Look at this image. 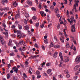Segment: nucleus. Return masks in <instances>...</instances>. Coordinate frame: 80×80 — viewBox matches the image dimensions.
I'll return each mask as SVG.
<instances>
[{
    "mask_svg": "<svg viewBox=\"0 0 80 80\" xmlns=\"http://www.w3.org/2000/svg\"><path fill=\"white\" fill-rule=\"evenodd\" d=\"M75 61H76V63L77 64L80 62V57H79V56H78V57H76L75 59Z\"/></svg>",
    "mask_w": 80,
    "mask_h": 80,
    "instance_id": "obj_1",
    "label": "nucleus"
},
{
    "mask_svg": "<svg viewBox=\"0 0 80 80\" xmlns=\"http://www.w3.org/2000/svg\"><path fill=\"white\" fill-rule=\"evenodd\" d=\"M75 25H73L72 26H71V30L72 32H75ZM74 30V31L73 30Z\"/></svg>",
    "mask_w": 80,
    "mask_h": 80,
    "instance_id": "obj_2",
    "label": "nucleus"
},
{
    "mask_svg": "<svg viewBox=\"0 0 80 80\" xmlns=\"http://www.w3.org/2000/svg\"><path fill=\"white\" fill-rule=\"evenodd\" d=\"M0 42L1 43L2 45L4 44V42H3V38L2 36H0Z\"/></svg>",
    "mask_w": 80,
    "mask_h": 80,
    "instance_id": "obj_3",
    "label": "nucleus"
},
{
    "mask_svg": "<svg viewBox=\"0 0 80 80\" xmlns=\"http://www.w3.org/2000/svg\"><path fill=\"white\" fill-rule=\"evenodd\" d=\"M29 28H30V27L28 25H26L24 27V30H29Z\"/></svg>",
    "mask_w": 80,
    "mask_h": 80,
    "instance_id": "obj_4",
    "label": "nucleus"
},
{
    "mask_svg": "<svg viewBox=\"0 0 80 80\" xmlns=\"http://www.w3.org/2000/svg\"><path fill=\"white\" fill-rule=\"evenodd\" d=\"M20 12H18V14H16L15 18L16 19L17 18H20Z\"/></svg>",
    "mask_w": 80,
    "mask_h": 80,
    "instance_id": "obj_5",
    "label": "nucleus"
},
{
    "mask_svg": "<svg viewBox=\"0 0 80 80\" xmlns=\"http://www.w3.org/2000/svg\"><path fill=\"white\" fill-rule=\"evenodd\" d=\"M20 12H18V14H16L15 18L16 19L17 18H20Z\"/></svg>",
    "mask_w": 80,
    "mask_h": 80,
    "instance_id": "obj_6",
    "label": "nucleus"
},
{
    "mask_svg": "<svg viewBox=\"0 0 80 80\" xmlns=\"http://www.w3.org/2000/svg\"><path fill=\"white\" fill-rule=\"evenodd\" d=\"M57 54H58V52H54L53 54V57L55 58H56V57H57Z\"/></svg>",
    "mask_w": 80,
    "mask_h": 80,
    "instance_id": "obj_7",
    "label": "nucleus"
},
{
    "mask_svg": "<svg viewBox=\"0 0 80 80\" xmlns=\"http://www.w3.org/2000/svg\"><path fill=\"white\" fill-rule=\"evenodd\" d=\"M2 3L3 4L5 2L7 3H8V0H2Z\"/></svg>",
    "mask_w": 80,
    "mask_h": 80,
    "instance_id": "obj_8",
    "label": "nucleus"
},
{
    "mask_svg": "<svg viewBox=\"0 0 80 80\" xmlns=\"http://www.w3.org/2000/svg\"><path fill=\"white\" fill-rule=\"evenodd\" d=\"M27 3L29 5H30V6H31L32 5V2L30 1H27Z\"/></svg>",
    "mask_w": 80,
    "mask_h": 80,
    "instance_id": "obj_9",
    "label": "nucleus"
},
{
    "mask_svg": "<svg viewBox=\"0 0 80 80\" xmlns=\"http://www.w3.org/2000/svg\"><path fill=\"white\" fill-rule=\"evenodd\" d=\"M66 48H69L70 46H69V43L68 42H67L66 44Z\"/></svg>",
    "mask_w": 80,
    "mask_h": 80,
    "instance_id": "obj_10",
    "label": "nucleus"
},
{
    "mask_svg": "<svg viewBox=\"0 0 80 80\" xmlns=\"http://www.w3.org/2000/svg\"><path fill=\"white\" fill-rule=\"evenodd\" d=\"M54 47L55 48H60V45H55L54 46Z\"/></svg>",
    "mask_w": 80,
    "mask_h": 80,
    "instance_id": "obj_11",
    "label": "nucleus"
},
{
    "mask_svg": "<svg viewBox=\"0 0 80 80\" xmlns=\"http://www.w3.org/2000/svg\"><path fill=\"white\" fill-rule=\"evenodd\" d=\"M53 47V43L52 42L49 46V48H50L51 47Z\"/></svg>",
    "mask_w": 80,
    "mask_h": 80,
    "instance_id": "obj_12",
    "label": "nucleus"
},
{
    "mask_svg": "<svg viewBox=\"0 0 80 80\" xmlns=\"http://www.w3.org/2000/svg\"><path fill=\"white\" fill-rule=\"evenodd\" d=\"M75 2H76L75 4H74V5H77V6H78V3L79 2V1L78 0H75Z\"/></svg>",
    "mask_w": 80,
    "mask_h": 80,
    "instance_id": "obj_13",
    "label": "nucleus"
},
{
    "mask_svg": "<svg viewBox=\"0 0 80 80\" xmlns=\"http://www.w3.org/2000/svg\"><path fill=\"white\" fill-rule=\"evenodd\" d=\"M12 42V40H11V39L9 40V41L8 43V46L9 47H10V46H11V45H12L11 44Z\"/></svg>",
    "mask_w": 80,
    "mask_h": 80,
    "instance_id": "obj_14",
    "label": "nucleus"
},
{
    "mask_svg": "<svg viewBox=\"0 0 80 80\" xmlns=\"http://www.w3.org/2000/svg\"><path fill=\"white\" fill-rule=\"evenodd\" d=\"M55 13H58L59 12V10H58V8H56L55 9Z\"/></svg>",
    "mask_w": 80,
    "mask_h": 80,
    "instance_id": "obj_15",
    "label": "nucleus"
},
{
    "mask_svg": "<svg viewBox=\"0 0 80 80\" xmlns=\"http://www.w3.org/2000/svg\"><path fill=\"white\" fill-rule=\"evenodd\" d=\"M25 16L27 18H28V17H29V15H28V14L27 13H25Z\"/></svg>",
    "mask_w": 80,
    "mask_h": 80,
    "instance_id": "obj_16",
    "label": "nucleus"
},
{
    "mask_svg": "<svg viewBox=\"0 0 80 80\" xmlns=\"http://www.w3.org/2000/svg\"><path fill=\"white\" fill-rule=\"evenodd\" d=\"M47 72L48 74H50V73H51V72H52V70L49 69L48 70H47Z\"/></svg>",
    "mask_w": 80,
    "mask_h": 80,
    "instance_id": "obj_17",
    "label": "nucleus"
},
{
    "mask_svg": "<svg viewBox=\"0 0 80 80\" xmlns=\"http://www.w3.org/2000/svg\"><path fill=\"white\" fill-rule=\"evenodd\" d=\"M70 19H71V22H73V20H74V17L72 16L71 17V18H70Z\"/></svg>",
    "mask_w": 80,
    "mask_h": 80,
    "instance_id": "obj_18",
    "label": "nucleus"
},
{
    "mask_svg": "<svg viewBox=\"0 0 80 80\" xmlns=\"http://www.w3.org/2000/svg\"><path fill=\"white\" fill-rule=\"evenodd\" d=\"M60 39L61 42L62 43L64 42V40H63V38H60Z\"/></svg>",
    "mask_w": 80,
    "mask_h": 80,
    "instance_id": "obj_19",
    "label": "nucleus"
},
{
    "mask_svg": "<svg viewBox=\"0 0 80 80\" xmlns=\"http://www.w3.org/2000/svg\"><path fill=\"white\" fill-rule=\"evenodd\" d=\"M24 23H25V25H27V19H24L23 20Z\"/></svg>",
    "mask_w": 80,
    "mask_h": 80,
    "instance_id": "obj_20",
    "label": "nucleus"
},
{
    "mask_svg": "<svg viewBox=\"0 0 80 80\" xmlns=\"http://www.w3.org/2000/svg\"><path fill=\"white\" fill-rule=\"evenodd\" d=\"M18 68H16L15 69V70H14L13 71V72H16V73H18Z\"/></svg>",
    "mask_w": 80,
    "mask_h": 80,
    "instance_id": "obj_21",
    "label": "nucleus"
},
{
    "mask_svg": "<svg viewBox=\"0 0 80 80\" xmlns=\"http://www.w3.org/2000/svg\"><path fill=\"white\" fill-rule=\"evenodd\" d=\"M50 8L51 10L53 11V9H54V6H51L50 7Z\"/></svg>",
    "mask_w": 80,
    "mask_h": 80,
    "instance_id": "obj_22",
    "label": "nucleus"
},
{
    "mask_svg": "<svg viewBox=\"0 0 80 80\" xmlns=\"http://www.w3.org/2000/svg\"><path fill=\"white\" fill-rule=\"evenodd\" d=\"M68 61H69V59H68V58H67L65 60H64V62L66 63V62H68Z\"/></svg>",
    "mask_w": 80,
    "mask_h": 80,
    "instance_id": "obj_23",
    "label": "nucleus"
},
{
    "mask_svg": "<svg viewBox=\"0 0 80 80\" xmlns=\"http://www.w3.org/2000/svg\"><path fill=\"white\" fill-rule=\"evenodd\" d=\"M65 73L66 74H68V71L67 69H65Z\"/></svg>",
    "mask_w": 80,
    "mask_h": 80,
    "instance_id": "obj_24",
    "label": "nucleus"
},
{
    "mask_svg": "<svg viewBox=\"0 0 80 80\" xmlns=\"http://www.w3.org/2000/svg\"><path fill=\"white\" fill-rule=\"evenodd\" d=\"M13 5L15 7H16V6L17 5V3L16 1L13 3Z\"/></svg>",
    "mask_w": 80,
    "mask_h": 80,
    "instance_id": "obj_25",
    "label": "nucleus"
},
{
    "mask_svg": "<svg viewBox=\"0 0 80 80\" xmlns=\"http://www.w3.org/2000/svg\"><path fill=\"white\" fill-rule=\"evenodd\" d=\"M25 49H23L22 48H19V50L20 51H25Z\"/></svg>",
    "mask_w": 80,
    "mask_h": 80,
    "instance_id": "obj_26",
    "label": "nucleus"
},
{
    "mask_svg": "<svg viewBox=\"0 0 80 80\" xmlns=\"http://www.w3.org/2000/svg\"><path fill=\"white\" fill-rule=\"evenodd\" d=\"M40 13L42 17H43V14H44V12L43 11H41L40 12Z\"/></svg>",
    "mask_w": 80,
    "mask_h": 80,
    "instance_id": "obj_27",
    "label": "nucleus"
},
{
    "mask_svg": "<svg viewBox=\"0 0 80 80\" xmlns=\"http://www.w3.org/2000/svg\"><path fill=\"white\" fill-rule=\"evenodd\" d=\"M79 67H80V65H78L76 66V67H75L74 68H75V69L77 70V68H79Z\"/></svg>",
    "mask_w": 80,
    "mask_h": 80,
    "instance_id": "obj_28",
    "label": "nucleus"
},
{
    "mask_svg": "<svg viewBox=\"0 0 80 80\" xmlns=\"http://www.w3.org/2000/svg\"><path fill=\"white\" fill-rule=\"evenodd\" d=\"M20 32H19L18 33V37H19V38H21V36H22L21 35H20Z\"/></svg>",
    "mask_w": 80,
    "mask_h": 80,
    "instance_id": "obj_29",
    "label": "nucleus"
},
{
    "mask_svg": "<svg viewBox=\"0 0 80 80\" xmlns=\"http://www.w3.org/2000/svg\"><path fill=\"white\" fill-rule=\"evenodd\" d=\"M31 9L32 10H34V11H36V10H37V9H36V8L33 7Z\"/></svg>",
    "mask_w": 80,
    "mask_h": 80,
    "instance_id": "obj_30",
    "label": "nucleus"
},
{
    "mask_svg": "<svg viewBox=\"0 0 80 80\" xmlns=\"http://www.w3.org/2000/svg\"><path fill=\"white\" fill-rule=\"evenodd\" d=\"M76 8H77V6H76V5L75 4H74V7L73 8V9L76 10Z\"/></svg>",
    "mask_w": 80,
    "mask_h": 80,
    "instance_id": "obj_31",
    "label": "nucleus"
},
{
    "mask_svg": "<svg viewBox=\"0 0 80 80\" xmlns=\"http://www.w3.org/2000/svg\"><path fill=\"white\" fill-rule=\"evenodd\" d=\"M44 25H45L43 23L42 25H40V27L41 28H43V27H44Z\"/></svg>",
    "mask_w": 80,
    "mask_h": 80,
    "instance_id": "obj_32",
    "label": "nucleus"
},
{
    "mask_svg": "<svg viewBox=\"0 0 80 80\" xmlns=\"http://www.w3.org/2000/svg\"><path fill=\"white\" fill-rule=\"evenodd\" d=\"M47 19L48 22H49L50 21V17H49V16L48 15L47 16Z\"/></svg>",
    "mask_w": 80,
    "mask_h": 80,
    "instance_id": "obj_33",
    "label": "nucleus"
},
{
    "mask_svg": "<svg viewBox=\"0 0 80 80\" xmlns=\"http://www.w3.org/2000/svg\"><path fill=\"white\" fill-rule=\"evenodd\" d=\"M80 73V68L79 69V70L78 71V72H77L76 73H75V75H78V73Z\"/></svg>",
    "mask_w": 80,
    "mask_h": 80,
    "instance_id": "obj_34",
    "label": "nucleus"
},
{
    "mask_svg": "<svg viewBox=\"0 0 80 80\" xmlns=\"http://www.w3.org/2000/svg\"><path fill=\"white\" fill-rule=\"evenodd\" d=\"M22 25H18V28L19 29V30H21V29H22Z\"/></svg>",
    "mask_w": 80,
    "mask_h": 80,
    "instance_id": "obj_35",
    "label": "nucleus"
},
{
    "mask_svg": "<svg viewBox=\"0 0 80 80\" xmlns=\"http://www.w3.org/2000/svg\"><path fill=\"white\" fill-rule=\"evenodd\" d=\"M23 77H25V78H27V74H25V73H24L23 74Z\"/></svg>",
    "mask_w": 80,
    "mask_h": 80,
    "instance_id": "obj_36",
    "label": "nucleus"
},
{
    "mask_svg": "<svg viewBox=\"0 0 80 80\" xmlns=\"http://www.w3.org/2000/svg\"><path fill=\"white\" fill-rule=\"evenodd\" d=\"M67 20L68 21V22L70 23V24H71V23H72V22H71V21H70V20L69 18H68Z\"/></svg>",
    "mask_w": 80,
    "mask_h": 80,
    "instance_id": "obj_37",
    "label": "nucleus"
},
{
    "mask_svg": "<svg viewBox=\"0 0 80 80\" xmlns=\"http://www.w3.org/2000/svg\"><path fill=\"white\" fill-rule=\"evenodd\" d=\"M44 43H48V40L47 39H45L44 40Z\"/></svg>",
    "mask_w": 80,
    "mask_h": 80,
    "instance_id": "obj_38",
    "label": "nucleus"
},
{
    "mask_svg": "<svg viewBox=\"0 0 80 80\" xmlns=\"http://www.w3.org/2000/svg\"><path fill=\"white\" fill-rule=\"evenodd\" d=\"M7 78H8V79H9V78H10V74H8L7 75Z\"/></svg>",
    "mask_w": 80,
    "mask_h": 80,
    "instance_id": "obj_39",
    "label": "nucleus"
},
{
    "mask_svg": "<svg viewBox=\"0 0 80 80\" xmlns=\"http://www.w3.org/2000/svg\"><path fill=\"white\" fill-rule=\"evenodd\" d=\"M36 74H37V75H40V72H39V71H37L36 72Z\"/></svg>",
    "mask_w": 80,
    "mask_h": 80,
    "instance_id": "obj_40",
    "label": "nucleus"
},
{
    "mask_svg": "<svg viewBox=\"0 0 80 80\" xmlns=\"http://www.w3.org/2000/svg\"><path fill=\"white\" fill-rule=\"evenodd\" d=\"M42 50H45V46H44L43 45H42Z\"/></svg>",
    "mask_w": 80,
    "mask_h": 80,
    "instance_id": "obj_41",
    "label": "nucleus"
},
{
    "mask_svg": "<svg viewBox=\"0 0 80 80\" xmlns=\"http://www.w3.org/2000/svg\"><path fill=\"white\" fill-rule=\"evenodd\" d=\"M32 18L33 20H35L37 19V18L35 16H34L32 17Z\"/></svg>",
    "mask_w": 80,
    "mask_h": 80,
    "instance_id": "obj_42",
    "label": "nucleus"
},
{
    "mask_svg": "<svg viewBox=\"0 0 80 80\" xmlns=\"http://www.w3.org/2000/svg\"><path fill=\"white\" fill-rule=\"evenodd\" d=\"M46 65L47 67H49L50 66V65H51V64H50V63L49 62L47 63V64H46Z\"/></svg>",
    "mask_w": 80,
    "mask_h": 80,
    "instance_id": "obj_43",
    "label": "nucleus"
},
{
    "mask_svg": "<svg viewBox=\"0 0 80 80\" xmlns=\"http://www.w3.org/2000/svg\"><path fill=\"white\" fill-rule=\"evenodd\" d=\"M19 42L21 43V45L22 44H23V41L22 40L21 41H20Z\"/></svg>",
    "mask_w": 80,
    "mask_h": 80,
    "instance_id": "obj_44",
    "label": "nucleus"
},
{
    "mask_svg": "<svg viewBox=\"0 0 80 80\" xmlns=\"http://www.w3.org/2000/svg\"><path fill=\"white\" fill-rule=\"evenodd\" d=\"M39 8H40V9H41L42 8V5L40 4H39Z\"/></svg>",
    "mask_w": 80,
    "mask_h": 80,
    "instance_id": "obj_45",
    "label": "nucleus"
},
{
    "mask_svg": "<svg viewBox=\"0 0 80 80\" xmlns=\"http://www.w3.org/2000/svg\"><path fill=\"white\" fill-rule=\"evenodd\" d=\"M40 77H41V76L40 75H38L37 76V78H40Z\"/></svg>",
    "mask_w": 80,
    "mask_h": 80,
    "instance_id": "obj_46",
    "label": "nucleus"
},
{
    "mask_svg": "<svg viewBox=\"0 0 80 80\" xmlns=\"http://www.w3.org/2000/svg\"><path fill=\"white\" fill-rule=\"evenodd\" d=\"M38 25H39V23H37L36 24V27H38Z\"/></svg>",
    "mask_w": 80,
    "mask_h": 80,
    "instance_id": "obj_47",
    "label": "nucleus"
},
{
    "mask_svg": "<svg viewBox=\"0 0 80 80\" xmlns=\"http://www.w3.org/2000/svg\"><path fill=\"white\" fill-rule=\"evenodd\" d=\"M10 56H14V53L12 52L10 54Z\"/></svg>",
    "mask_w": 80,
    "mask_h": 80,
    "instance_id": "obj_48",
    "label": "nucleus"
},
{
    "mask_svg": "<svg viewBox=\"0 0 80 80\" xmlns=\"http://www.w3.org/2000/svg\"><path fill=\"white\" fill-rule=\"evenodd\" d=\"M35 3H37V4H38V0H35Z\"/></svg>",
    "mask_w": 80,
    "mask_h": 80,
    "instance_id": "obj_49",
    "label": "nucleus"
},
{
    "mask_svg": "<svg viewBox=\"0 0 80 80\" xmlns=\"http://www.w3.org/2000/svg\"><path fill=\"white\" fill-rule=\"evenodd\" d=\"M66 77L67 78H69L70 77V75H69V74H68L66 75Z\"/></svg>",
    "mask_w": 80,
    "mask_h": 80,
    "instance_id": "obj_50",
    "label": "nucleus"
},
{
    "mask_svg": "<svg viewBox=\"0 0 80 80\" xmlns=\"http://www.w3.org/2000/svg\"><path fill=\"white\" fill-rule=\"evenodd\" d=\"M62 17H61L60 18V19H59V22H60L61 21H62Z\"/></svg>",
    "mask_w": 80,
    "mask_h": 80,
    "instance_id": "obj_51",
    "label": "nucleus"
},
{
    "mask_svg": "<svg viewBox=\"0 0 80 80\" xmlns=\"http://www.w3.org/2000/svg\"><path fill=\"white\" fill-rule=\"evenodd\" d=\"M4 13V12H2V13L0 12V17H1V16H2V15H3Z\"/></svg>",
    "mask_w": 80,
    "mask_h": 80,
    "instance_id": "obj_52",
    "label": "nucleus"
},
{
    "mask_svg": "<svg viewBox=\"0 0 80 80\" xmlns=\"http://www.w3.org/2000/svg\"><path fill=\"white\" fill-rule=\"evenodd\" d=\"M5 8V10H9V8Z\"/></svg>",
    "mask_w": 80,
    "mask_h": 80,
    "instance_id": "obj_53",
    "label": "nucleus"
},
{
    "mask_svg": "<svg viewBox=\"0 0 80 80\" xmlns=\"http://www.w3.org/2000/svg\"><path fill=\"white\" fill-rule=\"evenodd\" d=\"M21 45H22L21 43L19 42V43H18V47H19V46Z\"/></svg>",
    "mask_w": 80,
    "mask_h": 80,
    "instance_id": "obj_54",
    "label": "nucleus"
},
{
    "mask_svg": "<svg viewBox=\"0 0 80 80\" xmlns=\"http://www.w3.org/2000/svg\"><path fill=\"white\" fill-rule=\"evenodd\" d=\"M57 15L58 17V18H59L60 17V15L58 14H57Z\"/></svg>",
    "mask_w": 80,
    "mask_h": 80,
    "instance_id": "obj_55",
    "label": "nucleus"
},
{
    "mask_svg": "<svg viewBox=\"0 0 80 80\" xmlns=\"http://www.w3.org/2000/svg\"><path fill=\"white\" fill-rule=\"evenodd\" d=\"M32 78L33 80H34V79H35V76H34V75H32Z\"/></svg>",
    "mask_w": 80,
    "mask_h": 80,
    "instance_id": "obj_56",
    "label": "nucleus"
},
{
    "mask_svg": "<svg viewBox=\"0 0 80 80\" xmlns=\"http://www.w3.org/2000/svg\"><path fill=\"white\" fill-rule=\"evenodd\" d=\"M11 28H13V29H15V25H12V26Z\"/></svg>",
    "mask_w": 80,
    "mask_h": 80,
    "instance_id": "obj_57",
    "label": "nucleus"
},
{
    "mask_svg": "<svg viewBox=\"0 0 80 80\" xmlns=\"http://www.w3.org/2000/svg\"><path fill=\"white\" fill-rule=\"evenodd\" d=\"M34 46L36 48H38V45L37 44L35 43L34 45Z\"/></svg>",
    "mask_w": 80,
    "mask_h": 80,
    "instance_id": "obj_58",
    "label": "nucleus"
},
{
    "mask_svg": "<svg viewBox=\"0 0 80 80\" xmlns=\"http://www.w3.org/2000/svg\"><path fill=\"white\" fill-rule=\"evenodd\" d=\"M5 8H1L0 9V10H1V11H3V10H5Z\"/></svg>",
    "mask_w": 80,
    "mask_h": 80,
    "instance_id": "obj_59",
    "label": "nucleus"
},
{
    "mask_svg": "<svg viewBox=\"0 0 80 80\" xmlns=\"http://www.w3.org/2000/svg\"><path fill=\"white\" fill-rule=\"evenodd\" d=\"M76 18L77 19H78V15L77 14H76Z\"/></svg>",
    "mask_w": 80,
    "mask_h": 80,
    "instance_id": "obj_60",
    "label": "nucleus"
},
{
    "mask_svg": "<svg viewBox=\"0 0 80 80\" xmlns=\"http://www.w3.org/2000/svg\"><path fill=\"white\" fill-rule=\"evenodd\" d=\"M17 58H20V55H18L17 56Z\"/></svg>",
    "mask_w": 80,
    "mask_h": 80,
    "instance_id": "obj_61",
    "label": "nucleus"
},
{
    "mask_svg": "<svg viewBox=\"0 0 80 80\" xmlns=\"http://www.w3.org/2000/svg\"><path fill=\"white\" fill-rule=\"evenodd\" d=\"M73 50L74 51H76V48H75V46H74Z\"/></svg>",
    "mask_w": 80,
    "mask_h": 80,
    "instance_id": "obj_62",
    "label": "nucleus"
},
{
    "mask_svg": "<svg viewBox=\"0 0 80 80\" xmlns=\"http://www.w3.org/2000/svg\"><path fill=\"white\" fill-rule=\"evenodd\" d=\"M14 80H17V78L16 77H14L13 79Z\"/></svg>",
    "mask_w": 80,
    "mask_h": 80,
    "instance_id": "obj_63",
    "label": "nucleus"
},
{
    "mask_svg": "<svg viewBox=\"0 0 80 80\" xmlns=\"http://www.w3.org/2000/svg\"><path fill=\"white\" fill-rule=\"evenodd\" d=\"M53 4L54 6H55V5H56V2H54L53 3Z\"/></svg>",
    "mask_w": 80,
    "mask_h": 80,
    "instance_id": "obj_64",
    "label": "nucleus"
}]
</instances>
